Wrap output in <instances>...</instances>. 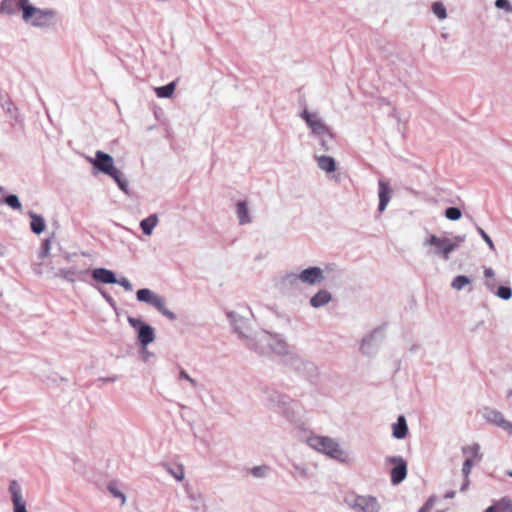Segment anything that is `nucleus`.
<instances>
[{
  "instance_id": "obj_1",
  "label": "nucleus",
  "mask_w": 512,
  "mask_h": 512,
  "mask_svg": "<svg viewBox=\"0 0 512 512\" xmlns=\"http://www.w3.org/2000/svg\"><path fill=\"white\" fill-rule=\"evenodd\" d=\"M246 347L259 355H269L271 353L287 355L289 352V346L281 335L272 334L267 331L256 334L255 339L249 340Z\"/></svg>"
},
{
  "instance_id": "obj_2",
  "label": "nucleus",
  "mask_w": 512,
  "mask_h": 512,
  "mask_svg": "<svg viewBox=\"0 0 512 512\" xmlns=\"http://www.w3.org/2000/svg\"><path fill=\"white\" fill-rule=\"evenodd\" d=\"M89 162L99 172L111 177L116 182L120 190L125 193L128 192V181L124 177V174L114 165V160L111 155L98 150L95 153V157L90 158Z\"/></svg>"
},
{
  "instance_id": "obj_3",
  "label": "nucleus",
  "mask_w": 512,
  "mask_h": 512,
  "mask_svg": "<svg viewBox=\"0 0 512 512\" xmlns=\"http://www.w3.org/2000/svg\"><path fill=\"white\" fill-rule=\"evenodd\" d=\"M464 240L465 236L449 238L430 235L424 242V245L430 247L428 250L429 254L440 256L444 260H449L450 254L458 249Z\"/></svg>"
},
{
  "instance_id": "obj_4",
  "label": "nucleus",
  "mask_w": 512,
  "mask_h": 512,
  "mask_svg": "<svg viewBox=\"0 0 512 512\" xmlns=\"http://www.w3.org/2000/svg\"><path fill=\"white\" fill-rule=\"evenodd\" d=\"M57 12L52 8H38L30 2L22 12L23 21L36 28H47L53 24Z\"/></svg>"
},
{
  "instance_id": "obj_5",
  "label": "nucleus",
  "mask_w": 512,
  "mask_h": 512,
  "mask_svg": "<svg viewBox=\"0 0 512 512\" xmlns=\"http://www.w3.org/2000/svg\"><path fill=\"white\" fill-rule=\"evenodd\" d=\"M308 444L311 448L326 454L332 459L342 463L347 462L346 453L340 448L338 442L330 437L313 436L308 439Z\"/></svg>"
},
{
  "instance_id": "obj_6",
  "label": "nucleus",
  "mask_w": 512,
  "mask_h": 512,
  "mask_svg": "<svg viewBox=\"0 0 512 512\" xmlns=\"http://www.w3.org/2000/svg\"><path fill=\"white\" fill-rule=\"evenodd\" d=\"M136 299L155 308L170 321L177 319L176 314L166 308V300L163 296L153 292L149 288H141L136 292Z\"/></svg>"
},
{
  "instance_id": "obj_7",
  "label": "nucleus",
  "mask_w": 512,
  "mask_h": 512,
  "mask_svg": "<svg viewBox=\"0 0 512 512\" xmlns=\"http://www.w3.org/2000/svg\"><path fill=\"white\" fill-rule=\"evenodd\" d=\"M264 393L266 394L267 405L271 410L282 414L286 418L293 416L291 409L292 400L289 396L269 388L265 389Z\"/></svg>"
},
{
  "instance_id": "obj_8",
  "label": "nucleus",
  "mask_w": 512,
  "mask_h": 512,
  "mask_svg": "<svg viewBox=\"0 0 512 512\" xmlns=\"http://www.w3.org/2000/svg\"><path fill=\"white\" fill-rule=\"evenodd\" d=\"M299 116L308 127L311 137L329 134V130H331L330 127L325 123L317 111H310L309 109L304 108Z\"/></svg>"
},
{
  "instance_id": "obj_9",
  "label": "nucleus",
  "mask_w": 512,
  "mask_h": 512,
  "mask_svg": "<svg viewBox=\"0 0 512 512\" xmlns=\"http://www.w3.org/2000/svg\"><path fill=\"white\" fill-rule=\"evenodd\" d=\"M131 327L137 329V340L142 347H146L155 340V331L152 326L143 322L139 318L129 316L127 318Z\"/></svg>"
},
{
  "instance_id": "obj_10",
  "label": "nucleus",
  "mask_w": 512,
  "mask_h": 512,
  "mask_svg": "<svg viewBox=\"0 0 512 512\" xmlns=\"http://www.w3.org/2000/svg\"><path fill=\"white\" fill-rule=\"evenodd\" d=\"M227 317L230 320L233 331L238 335L240 339L245 340V345L249 340H254L255 336H252L251 329L248 324V320L243 316L239 315L234 311L227 313Z\"/></svg>"
},
{
  "instance_id": "obj_11",
  "label": "nucleus",
  "mask_w": 512,
  "mask_h": 512,
  "mask_svg": "<svg viewBox=\"0 0 512 512\" xmlns=\"http://www.w3.org/2000/svg\"><path fill=\"white\" fill-rule=\"evenodd\" d=\"M349 505L354 510L360 512H379L381 508L377 498L371 495L355 496Z\"/></svg>"
},
{
  "instance_id": "obj_12",
  "label": "nucleus",
  "mask_w": 512,
  "mask_h": 512,
  "mask_svg": "<svg viewBox=\"0 0 512 512\" xmlns=\"http://www.w3.org/2000/svg\"><path fill=\"white\" fill-rule=\"evenodd\" d=\"M483 418L486 421L496 425L497 427L507 431L509 434H512V422L506 420L500 411L486 407L483 409Z\"/></svg>"
},
{
  "instance_id": "obj_13",
  "label": "nucleus",
  "mask_w": 512,
  "mask_h": 512,
  "mask_svg": "<svg viewBox=\"0 0 512 512\" xmlns=\"http://www.w3.org/2000/svg\"><path fill=\"white\" fill-rule=\"evenodd\" d=\"M387 461L395 466L391 470V482L394 485L401 483L407 476V463L401 456H391Z\"/></svg>"
},
{
  "instance_id": "obj_14",
  "label": "nucleus",
  "mask_w": 512,
  "mask_h": 512,
  "mask_svg": "<svg viewBox=\"0 0 512 512\" xmlns=\"http://www.w3.org/2000/svg\"><path fill=\"white\" fill-rule=\"evenodd\" d=\"M9 493L13 504V512H27L26 501L22 495V488L17 480H11L9 483Z\"/></svg>"
},
{
  "instance_id": "obj_15",
  "label": "nucleus",
  "mask_w": 512,
  "mask_h": 512,
  "mask_svg": "<svg viewBox=\"0 0 512 512\" xmlns=\"http://www.w3.org/2000/svg\"><path fill=\"white\" fill-rule=\"evenodd\" d=\"M298 278L305 284L315 285L324 280V273L320 267L313 266L302 270L298 274Z\"/></svg>"
},
{
  "instance_id": "obj_16",
  "label": "nucleus",
  "mask_w": 512,
  "mask_h": 512,
  "mask_svg": "<svg viewBox=\"0 0 512 512\" xmlns=\"http://www.w3.org/2000/svg\"><path fill=\"white\" fill-rule=\"evenodd\" d=\"M393 190L390 186V184L384 180L378 181V197H379V205L378 210L380 212H383L392 196Z\"/></svg>"
},
{
  "instance_id": "obj_17",
  "label": "nucleus",
  "mask_w": 512,
  "mask_h": 512,
  "mask_svg": "<svg viewBox=\"0 0 512 512\" xmlns=\"http://www.w3.org/2000/svg\"><path fill=\"white\" fill-rule=\"evenodd\" d=\"M92 278L103 284H116L118 279L116 278V274L109 269L106 268H95L91 271Z\"/></svg>"
},
{
  "instance_id": "obj_18",
  "label": "nucleus",
  "mask_w": 512,
  "mask_h": 512,
  "mask_svg": "<svg viewBox=\"0 0 512 512\" xmlns=\"http://www.w3.org/2000/svg\"><path fill=\"white\" fill-rule=\"evenodd\" d=\"M87 273H89V270L82 271L78 270L76 267L60 268L55 273V277L74 283L77 279H82L81 276Z\"/></svg>"
},
{
  "instance_id": "obj_19",
  "label": "nucleus",
  "mask_w": 512,
  "mask_h": 512,
  "mask_svg": "<svg viewBox=\"0 0 512 512\" xmlns=\"http://www.w3.org/2000/svg\"><path fill=\"white\" fill-rule=\"evenodd\" d=\"M29 0H2L0 3V14L12 15L18 9L24 11V7L28 5Z\"/></svg>"
},
{
  "instance_id": "obj_20",
  "label": "nucleus",
  "mask_w": 512,
  "mask_h": 512,
  "mask_svg": "<svg viewBox=\"0 0 512 512\" xmlns=\"http://www.w3.org/2000/svg\"><path fill=\"white\" fill-rule=\"evenodd\" d=\"M332 300V294L326 289H320L315 295H313L309 303L313 308H321L328 304Z\"/></svg>"
},
{
  "instance_id": "obj_21",
  "label": "nucleus",
  "mask_w": 512,
  "mask_h": 512,
  "mask_svg": "<svg viewBox=\"0 0 512 512\" xmlns=\"http://www.w3.org/2000/svg\"><path fill=\"white\" fill-rule=\"evenodd\" d=\"M486 288L496 294L497 297H499L502 300H509L512 297V289L509 286H499L496 287V284L491 280L485 281Z\"/></svg>"
},
{
  "instance_id": "obj_22",
  "label": "nucleus",
  "mask_w": 512,
  "mask_h": 512,
  "mask_svg": "<svg viewBox=\"0 0 512 512\" xmlns=\"http://www.w3.org/2000/svg\"><path fill=\"white\" fill-rule=\"evenodd\" d=\"M236 215L239 219V224H250L252 222L247 200L236 203Z\"/></svg>"
},
{
  "instance_id": "obj_23",
  "label": "nucleus",
  "mask_w": 512,
  "mask_h": 512,
  "mask_svg": "<svg viewBox=\"0 0 512 512\" xmlns=\"http://www.w3.org/2000/svg\"><path fill=\"white\" fill-rule=\"evenodd\" d=\"M315 160L318 164V167L326 173H331L336 170V161L331 156H315Z\"/></svg>"
},
{
  "instance_id": "obj_24",
  "label": "nucleus",
  "mask_w": 512,
  "mask_h": 512,
  "mask_svg": "<svg viewBox=\"0 0 512 512\" xmlns=\"http://www.w3.org/2000/svg\"><path fill=\"white\" fill-rule=\"evenodd\" d=\"M392 428H393L392 434L396 439L405 438L408 433V426H407L405 417L403 415H400L397 419V422H395L392 425Z\"/></svg>"
},
{
  "instance_id": "obj_25",
  "label": "nucleus",
  "mask_w": 512,
  "mask_h": 512,
  "mask_svg": "<svg viewBox=\"0 0 512 512\" xmlns=\"http://www.w3.org/2000/svg\"><path fill=\"white\" fill-rule=\"evenodd\" d=\"M188 498L191 501L190 509L193 512H207L208 507L201 494L188 493Z\"/></svg>"
},
{
  "instance_id": "obj_26",
  "label": "nucleus",
  "mask_w": 512,
  "mask_h": 512,
  "mask_svg": "<svg viewBox=\"0 0 512 512\" xmlns=\"http://www.w3.org/2000/svg\"><path fill=\"white\" fill-rule=\"evenodd\" d=\"M483 512H512V501L508 498H502Z\"/></svg>"
},
{
  "instance_id": "obj_27",
  "label": "nucleus",
  "mask_w": 512,
  "mask_h": 512,
  "mask_svg": "<svg viewBox=\"0 0 512 512\" xmlns=\"http://www.w3.org/2000/svg\"><path fill=\"white\" fill-rule=\"evenodd\" d=\"M53 243H57L54 231L49 233V235L43 239L41 248H40V251L38 254V257L40 259H44L49 255L50 248Z\"/></svg>"
},
{
  "instance_id": "obj_28",
  "label": "nucleus",
  "mask_w": 512,
  "mask_h": 512,
  "mask_svg": "<svg viewBox=\"0 0 512 512\" xmlns=\"http://www.w3.org/2000/svg\"><path fill=\"white\" fill-rule=\"evenodd\" d=\"M462 453L466 457H471L472 460H475L476 462H480L482 459V455L480 454V445L478 443L463 446Z\"/></svg>"
},
{
  "instance_id": "obj_29",
  "label": "nucleus",
  "mask_w": 512,
  "mask_h": 512,
  "mask_svg": "<svg viewBox=\"0 0 512 512\" xmlns=\"http://www.w3.org/2000/svg\"><path fill=\"white\" fill-rule=\"evenodd\" d=\"M175 88L176 83L173 81L168 83L167 85L155 87L154 92L159 98H170L173 95Z\"/></svg>"
},
{
  "instance_id": "obj_30",
  "label": "nucleus",
  "mask_w": 512,
  "mask_h": 512,
  "mask_svg": "<svg viewBox=\"0 0 512 512\" xmlns=\"http://www.w3.org/2000/svg\"><path fill=\"white\" fill-rule=\"evenodd\" d=\"M249 472L254 478L263 479L269 476L271 473V467L266 464L254 466L249 470Z\"/></svg>"
},
{
  "instance_id": "obj_31",
  "label": "nucleus",
  "mask_w": 512,
  "mask_h": 512,
  "mask_svg": "<svg viewBox=\"0 0 512 512\" xmlns=\"http://www.w3.org/2000/svg\"><path fill=\"white\" fill-rule=\"evenodd\" d=\"M299 282H301V280L298 278V274L293 272L286 273L281 279V285L283 288L297 286Z\"/></svg>"
},
{
  "instance_id": "obj_32",
  "label": "nucleus",
  "mask_w": 512,
  "mask_h": 512,
  "mask_svg": "<svg viewBox=\"0 0 512 512\" xmlns=\"http://www.w3.org/2000/svg\"><path fill=\"white\" fill-rule=\"evenodd\" d=\"M315 139L318 140V143L323 151H329L330 150V142L333 140L334 135L331 130H329L328 135L323 136H315Z\"/></svg>"
},
{
  "instance_id": "obj_33",
  "label": "nucleus",
  "mask_w": 512,
  "mask_h": 512,
  "mask_svg": "<svg viewBox=\"0 0 512 512\" xmlns=\"http://www.w3.org/2000/svg\"><path fill=\"white\" fill-rule=\"evenodd\" d=\"M471 280L469 277L465 276V275H458L456 276L452 283H451V287L455 290H461L463 289L466 285L470 284Z\"/></svg>"
},
{
  "instance_id": "obj_34",
  "label": "nucleus",
  "mask_w": 512,
  "mask_h": 512,
  "mask_svg": "<svg viewBox=\"0 0 512 512\" xmlns=\"http://www.w3.org/2000/svg\"><path fill=\"white\" fill-rule=\"evenodd\" d=\"M432 12L435 14V16L439 19V20H444L447 18V12H446V7L444 6V4L442 2H434L432 4Z\"/></svg>"
},
{
  "instance_id": "obj_35",
  "label": "nucleus",
  "mask_w": 512,
  "mask_h": 512,
  "mask_svg": "<svg viewBox=\"0 0 512 512\" xmlns=\"http://www.w3.org/2000/svg\"><path fill=\"white\" fill-rule=\"evenodd\" d=\"M4 202H5L6 205H8L10 208H12L14 210H21L22 209V204H21L18 196L15 195V194L7 195L4 198Z\"/></svg>"
},
{
  "instance_id": "obj_36",
  "label": "nucleus",
  "mask_w": 512,
  "mask_h": 512,
  "mask_svg": "<svg viewBox=\"0 0 512 512\" xmlns=\"http://www.w3.org/2000/svg\"><path fill=\"white\" fill-rule=\"evenodd\" d=\"M444 214L450 221H457L462 216V212L458 207H449L445 210Z\"/></svg>"
},
{
  "instance_id": "obj_37",
  "label": "nucleus",
  "mask_w": 512,
  "mask_h": 512,
  "mask_svg": "<svg viewBox=\"0 0 512 512\" xmlns=\"http://www.w3.org/2000/svg\"><path fill=\"white\" fill-rule=\"evenodd\" d=\"M293 471L292 474L295 476H300L303 479L309 478L308 470L305 466L294 463L292 465Z\"/></svg>"
},
{
  "instance_id": "obj_38",
  "label": "nucleus",
  "mask_w": 512,
  "mask_h": 512,
  "mask_svg": "<svg viewBox=\"0 0 512 512\" xmlns=\"http://www.w3.org/2000/svg\"><path fill=\"white\" fill-rule=\"evenodd\" d=\"M475 463H476V461L472 460L471 457H467L465 459L463 466H462V474H463L464 478L469 477V475L471 473V469Z\"/></svg>"
},
{
  "instance_id": "obj_39",
  "label": "nucleus",
  "mask_w": 512,
  "mask_h": 512,
  "mask_svg": "<svg viewBox=\"0 0 512 512\" xmlns=\"http://www.w3.org/2000/svg\"><path fill=\"white\" fill-rule=\"evenodd\" d=\"M380 332H381V329L377 328V329L373 330L368 336L363 338L362 343H361V349H362L363 352H366L365 351L366 347L368 345H370V343L373 341L375 335L380 333Z\"/></svg>"
},
{
  "instance_id": "obj_40",
  "label": "nucleus",
  "mask_w": 512,
  "mask_h": 512,
  "mask_svg": "<svg viewBox=\"0 0 512 512\" xmlns=\"http://www.w3.org/2000/svg\"><path fill=\"white\" fill-rule=\"evenodd\" d=\"M98 291L102 295V297L106 300V302L110 305V307L113 308L114 310H117V304H116V301L113 299V297L110 294H108L101 287H98Z\"/></svg>"
},
{
  "instance_id": "obj_41",
  "label": "nucleus",
  "mask_w": 512,
  "mask_h": 512,
  "mask_svg": "<svg viewBox=\"0 0 512 512\" xmlns=\"http://www.w3.org/2000/svg\"><path fill=\"white\" fill-rule=\"evenodd\" d=\"M108 490L109 492L116 498H121L122 499V504L125 503L126 501V497L125 495L118 490V488L116 487V484L115 483H109L108 484Z\"/></svg>"
},
{
  "instance_id": "obj_42",
  "label": "nucleus",
  "mask_w": 512,
  "mask_h": 512,
  "mask_svg": "<svg viewBox=\"0 0 512 512\" xmlns=\"http://www.w3.org/2000/svg\"><path fill=\"white\" fill-rule=\"evenodd\" d=\"M495 6L498 9H503L508 13H512V4L508 0H496Z\"/></svg>"
},
{
  "instance_id": "obj_43",
  "label": "nucleus",
  "mask_w": 512,
  "mask_h": 512,
  "mask_svg": "<svg viewBox=\"0 0 512 512\" xmlns=\"http://www.w3.org/2000/svg\"><path fill=\"white\" fill-rule=\"evenodd\" d=\"M168 471L176 480H178V481L183 480V478H184V469H183V467L181 465L178 466L176 468V470L169 469Z\"/></svg>"
},
{
  "instance_id": "obj_44",
  "label": "nucleus",
  "mask_w": 512,
  "mask_h": 512,
  "mask_svg": "<svg viewBox=\"0 0 512 512\" xmlns=\"http://www.w3.org/2000/svg\"><path fill=\"white\" fill-rule=\"evenodd\" d=\"M478 233L482 236V238L485 240V242L488 244L490 249L494 250V244L490 236L480 227L477 226Z\"/></svg>"
},
{
  "instance_id": "obj_45",
  "label": "nucleus",
  "mask_w": 512,
  "mask_h": 512,
  "mask_svg": "<svg viewBox=\"0 0 512 512\" xmlns=\"http://www.w3.org/2000/svg\"><path fill=\"white\" fill-rule=\"evenodd\" d=\"M31 222L30 224H45V220L42 215L36 214L33 211L29 212Z\"/></svg>"
},
{
  "instance_id": "obj_46",
  "label": "nucleus",
  "mask_w": 512,
  "mask_h": 512,
  "mask_svg": "<svg viewBox=\"0 0 512 512\" xmlns=\"http://www.w3.org/2000/svg\"><path fill=\"white\" fill-rule=\"evenodd\" d=\"M179 379L187 380L193 387L197 386V381L194 378L190 377L184 369L180 370Z\"/></svg>"
},
{
  "instance_id": "obj_47",
  "label": "nucleus",
  "mask_w": 512,
  "mask_h": 512,
  "mask_svg": "<svg viewBox=\"0 0 512 512\" xmlns=\"http://www.w3.org/2000/svg\"><path fill=\"white\" fill-rule=\"evenodd\" d=\"M117 284L121 285L126 291H132V289H133L132 284L125 277L120 278L118 280Z\"/></svg>"
},
{
  "instance_id": "obj_48",
  "label": "nucleus",
  "mask_w": 512,
  "mask_h": 512,
  "mask_svg": "<svg viewBox=\"0 0 512 512\" xmlns=\"http://www.w3.org/2000/svg\"><path fill=\"white\" fill-rule=\"evenodd\" d=\"M157 222H158V215L151 214L147 218L141 220L139 224H157Z\"/></svg>"
},
{
  "instance_id": "obj_49",
  "label": "nucleus",
  "mask_w": 512,
  "mask_h": 512,
  "mask_svg": "<svg viewBox=\"0 0 512 512\" xmlns=\"http://www.w3.org/2000/svg\"><path fill=\"white\" fill-rule=\"evenodd\" d=\"M483 274H484L485 278H487V280H489L490 278H493L495 276V272L492 268H485L483 271Z\"/></svg>"
},
{
  "instance_id": "obj_50",
  "label": "nucleus",
  "mask_w": 512,
  "mask_h": 512,
  "mask_svg": "<svg viewBox=\"0 0 512 512\" xmlns=\"http://www.w3.org/2000/svg\"><path fill=\"white\" fill-rule=\"evenodd\" d=\"M33 233L40 235L45 231L46 226H30Z\"/></svg>"
},
{
  "instance_id": "obj_51",
  "label": "nucleus",
  "mask_w": 512,
  "mask_h": 512,
  "mask_svg": "<svg viewBox=\"0 0 512 512\" xmlns=\"http://www.w3.org/2000/svg\"><path fill=\"white\" fill-rule=\"evenodd\" d=\"M118 379H119L118 375H113V376H110V377H101V378H99V381H102V382H115Z\"/></svg>"
},
{
  "instance_id": "obj_52",
  "label": "nucleus",
  "mask_w": 512,
  "mask_h": 512,
  "mask_svg": "<svg viewBox=\"0 0 512 512\" xmlns=\"http://www.w3.org/2000/svg\"><path fill=\"white\" fill-rule=\"evenodd\" d=\"M155 226H141L143 234L149 236L152 234Z\"/></svg>"
},
{
  "instance_id": "obj_53",
  "label": "nucleus",
  "mask_w": 512,
  "mask_h": 512,
  "mask_svg": "<svg viewBox=\"0 0 512 512\" xmlns=\"http://www.w3.org/2000/svg\"><path fill=\"white\" fill-rule=\"evenodd\" d=\"M469 483H470L469 477L464 478V482H463V484H462V486L460 488V491H462V492L465 491L468 488Z\"/></svg>"
},
{
  "instance_id": "obj_54",
  "label": "nucleus",
  "mask_w": 512,
  "mask_h": 512,
  "mask_svg": "<svg viewBox=\"0 0 512 512\" xmlns=\"http://www.w3.org/2000/svg\"><path fill=\"white\" fill-rule=\"evenodd\" d=\"M455 491L451 490L445 493L444 498L445 499H452L455 497Z\"/></svg>"
},
{
  "instance_id": "obj_55",
  "label": "nucleus",
  "mask_w": 512,
  "mask_h": 512,
  "mask_svg": "<svg viewBox=\"0 0 512 512\" xmlns=\"http://www.w3.org/2000/svg\"><path fill=\"white\" fill-rule=\"evenodd\" d=\"M307 366H309L310 370H313V371L316 370V367L312 363H308Z\"/></svg>"
},
{
  "instance_id": "obj_56",
  "label": "nucleus",
  "mask_w": 512,
  "mask_h": 512,
  "mask_svg": "<svg viewBox=\"0 0 512 512\" xmlns=\"http://www.w3.org/2000/svg\"><path fill=\"white\" fill-rule=\"evenodd\" d=\"M415 349H416V346H412L410 350L414 351Z\"/></svg>"
},
{
  "instance_id": "obj_57",
  "label": "nucleus",
  "mask_w": 512,
  "mask_h": 512,
  "mask_svg": "<svg viewBox=\"0 0 512 512\" xmlns=\"http://www.w3.org/2000/svg\"><path fill=\"white\" fill-rule=\"evenodd\" d=\"M508 475H509L510 477H512V471H511V472H509V473H508Z\"/></svg>"
}]
</instances>
